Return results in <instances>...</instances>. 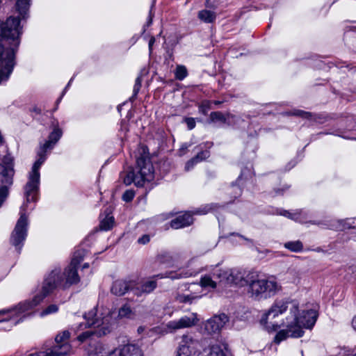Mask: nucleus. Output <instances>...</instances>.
<instances>
[{
  "mask_svg": "<svg viewBox=\"0 0 356 356\" xmlns=\"http://www.w3.org/2000/svg\"><path fill=\"white\" fill-rule=\"evenodd\" d=\"M141 78L140 76L137 77L135 81V85L134 86V95H136L140 90V88L141 87Z\"/></svg>",
  "mask_w": 356,
  "mask_h": 356,
  "instance_id": "37998d69",
  "label": "nucleus"
},
{
  "mask_svg": "<svg viewBox=\"0 0 356 356\" xmlns=\"http://www.w3.org/2000/svg\"><path fill=\"white\" fill-rule=\"evenodd\" d=\"M232 188H233L234 191H235L238 193V195L241 194V189L238 186H233Z\"/></svg>",
  "mask_w": 356,
  "mask_h": 356,
  "instance_id": "864d4df0",
  "label": "nucleus"
},
{
  "mask_svg": "<svg viewBox=\"0 0 356 356\" xmlns=\"http://www.w3.org/2000/svg\"><path fill=\"white\" fill-rule=\"evenodd\" d=\"M13 172L10 168L6 169L3 175H0V206L6 198L8 188L13 184Z\"/></svg>",
  "mask_w": 356,
  "mask_h": 356,
  "instance_id": "2eb2a0df",
  "label": "nucleus"
},
{
  "mask_svg": "<svg viewBox=\"0 0 356 356\" xmlns=\"http://www.w3.org/2000/svg\"><path fill=\"white\" fill-rule=\"evenodd\" d=\"M185 122L189 130L193 129L195 127V121L193 118H186Z\"/></svg>",
  "mask_w": 356,
  "mask_h": 356,
  "instance_id": "c03bdc74",
  "label": "nucleus"
},
{
  "mask_svg": "<svg viewBox=\"0 0 356 356\" xmlns=\"http://www.w3.org/2000/svg\"><path fill=\"white\" fill-rule=\"evenodd\" d=\"M206 207H208V209L205 211H201L200 213H207L209 211H211L213 209V205H209V206H207Z\"/></svg>",
  "mask_w": 356,
  "mask_h": 356,
  "instance_id": "6e6d98bb",
  "label": "nucleus"
},
{
  "mask_svg": "<svg viewBox=\"0 0 356 356\" xmlns=\"http://www.w3.org/2000/svg\"><path fill=\"white\" fill-rule=\"evenodd\" d=\"M134 197V192L131 190H127L124 193V194L122 195V199L124 201L128 202H130L131 200H132Z\"/></svg>",
  "mask_w": 356,
  "mask_h": 356,
  "instance_id": "ea45409f",
  "label": "nucleus"
},
{
  "mask_svg": "<svg viewBox=\"0 0 356 356\" xmlns=\"http://www.w3.org/2000/svg\"><path fill=\"white\" fill-rule=\"evenodd\" d=\"M113 353L114 349L109 350L106 349L104 345L97 343L91 351L90 356H115V355Z\"/></svg>",
  "mask_w": 356,
  "mask_h": 356,
  "instance_id": "5701e85b",
  "label": "nucleus"
},
{
  "mask_svg": "<svg viewBox=\"0 0 356 356\" xmlns=\"http://www.w3.org/2000/svg\"><path fill=\"white\" fill-rule=\"evenodd\" d=\"M88 266H89L88 264H84L83 266V268H88Z\"/></svg>",
  "mask_w": 356,
  "mask_h": 356,
  "instance_id": "4d7b16f0",
  "label": "nucleus"
},
{
  "mask_svg": "<svg viewBox=\"0 0 356 356\" xmlns=\"http://www.w3.org/2000/svg\"><path fill=\"white\" fill-rule=\"evenodd\" d=\"M303 318L306 320L296 321L292 323H288L286 321H282V325L286 329L279 331L275 337L274 341L280 343L281 341L286 339L288 337L299 338L303 336L304 328L311 329L315 324L318 314L314 309L302 310Z\"/></svg>",
  "mask_w": 356,
  "mask_h": 356,
  "instance_id": "423d86ee",
  "label": "nucleus"
},
{
  "mask_svg": "<svg viewBox=\"0 0 356 356\" xmlns=\"http://www.w3.org/2000/svg\"><path fill=\"white\" fill-rule=\"evenodd\" d=\"M95 333L94 331L92 330H87L86 332H83L82 334H81L80 335H79V337H77L78 340L81 341V342H83L85 341L87 339H88L89 337H90L93 334Z\"/></svg>",
  "mask_w": 356,
  "mask_h": 356,
  "instance_id": "58836bf2",
  "label": "nucleus"
},
{
  "mask_svg": "<svg viewBox=\"0 0 356 356\" xmlns=\"http://www.w3.org/2000/svg\"><path fill=\"white\" fill-rule=\"evenodd\" d=\"M204 352L205 356H231L227 345L218 341L210 342Z\"/></svg>",
  "mask_w": 356,
  "mask_h": 356,
  "instance_id": "f3484780",
  "label": "nucleus"
},
{
  "mask_svg": "<svg viewBox=\"0 0 356 356\" xmlns=\"http://www.w3.org/2000/svg\"><path fill=\"white\" fill-rule=\"evenodd\" d=\"M154 42H155V38L154 37L151 38V39L149 41V49L150 51L152 50V46H153Z\"/></svg>",
  "mask_w": 356,
  "mask_h": 356,
  "instance_id": "603ef678",
  "label": "nucleus"
},
{
  "mask_svg": "<svg viewBox=\"0 0 356 356\" xmlns=\"http://www.w3.org/2000/svg\"><path fill=\"white\" fill-rule=\"evenodd\" d=\"M152 18H153V15L152 14V11L150 10L149 11V17H148V19H147V24H146L147 26H149L152 24Z\"/></svg>",
  "mask_w": 356,
  "mask_h": 356,
  "instance_id": "3c124183",
  "label": "nucleus"
},
{
  "mask_svg": "<svg viewBox=\"0 0 356 356\" xmlns=\"http://www.w3.org/2000/svg\"><path fill=\"white\" fill-rule=\"evenodd\" d=\"M157 283L154 280H149L141 284H136L134 281L133 293L136 296H142L152 292L156 287Z\"/></svg>",
  "mask_w": 356,
  "mask_h": 356,
  "instance_id": "6ab92c4d",
  "label": "nucleus"
},
{
  "mask_svg": "<svg viewBox=\"0 0 356 356\" xmlns=\"http://www.w3.org/2000/svg\"><path fill=\"white\" fill-rule=\"evenodd\" d=\"M295 115L302 116V118H307L309 115V113L302 111H298L295 113Z\"/></svg>",
  "mask_w": 356,
  "mask_h": 356,
  "instance_id": "8fccbe9b",
  "label": "nucleus"
},
{
  "mask_svg": "<svg viewBox=\"0 0 356 356\" xmlns=\"http://www.w3.org/2000/svg\"><path fill=\"white\" fill-rule=\"evenodd\" d=\"M188 75L187 70L184 65H178L175 70V78L178 80H183Z\"/></svg>",
  "mask_w": 356,
  "mask_h": 356,
  "instance_id": "c9c22d12",
  "label": "nucleus"
},
{
  "mask_svg": "<svg viewBox=\"0 0 356 356\" xmlns=\"http://www.w3.org/2000/svg\"><path fill=\"white\" fill-rule=\"evenodd\" d=\"M198 17L204 22L212 23L215 21L216 15L213 11L203 10L198 13Z\"/></svg>",
  "mask_w": 356,
  "mask_h": 356,
  "instance_id": "a878e982",
  "label": "nucleus"
},
{
  "mask_svg": "<svg viewBox=\"0 0 356 356\" xmlns=\"http://www.w3.org/2000/svg\"><path fill=\"white\" fill-rule=\"evenodd\" d=\"M197 155H200L198 162L202 161L209 156V152L208 150L202 151Z\"/></svg>",
  "mask_w": 356,
  "mask_h": 356,
  "instance_id": "de8ad7c7",
  "label": "nucleus"
},
{
  "mask_svg": "<svg viewBox=\"0 0 356 356\" xmlns=\"http://www.w3.org/2000/svg\"><path fill=\"white\" fill-rule=\"evenodd\" d=\"M58 311V306L56 304H51L47 306L40 312V316L43 317L47 315L55 314Z\"/></svg>",
  "mask_w": 356,
  "mask_h": 356,
  "instance_id": "e433bc0d",
  "label": "nucleus"
},
{
  "mask_svg": "<svg viewBox=\"0 0 356 356\" xmlns=\"http://www.w3.org/2000/svg\"><path fill=\"white\" fill-rule=\"evenodd\" d=\"M156 277H159L161 278H162L163 277L162 276H160L159 275H157Z\"/></svg>",
  "mask_w": 356,
  "mask_h": 356,
  "instance_id": "052dcab7",
  "label": "nucleus"
},
{
  "mask_svg": "<svg viewBox=\"0 0 356 356\" xmlns=\"http://www.w3.org/2000/svg\"><path fill=\"white\" fill-rule=\"evenodd\" d=\"M26 204L21 207L20 217L12 233L10 241L17 250L22 248V243L25 241L27 235L28 218L25 213Z\"/></svg>",
  "mask_w": 356,
  "mask_h": 356,
  "instance_id": "9d476101",
  "label": "nucleus"
},
{
  "mask_svg": "<svg viewBox=\"0 0 356 356\" xmlns=\"http://www.w3.org/2000/svg\"><path fill=\"white\" fill-rule=\"evenodd\" d=\"M134 281H126L122 280H116L111 287V292L115 296H122L129 290L133 292Z\"/></svg>",
  "mask_w": 356,
  "mask_h": 356,
  "instance_id": "a211bd4d",
  "label": "nucleus"
},
{
  "mask_svg": "<svg viewBox=\"0 0 356 356\" xmlns=\"http://www.w3.org/2000/svg\"><path fill=\"white\" fill-rule=\"evenodd\" d=\"M143 154L136 159V171L139 177L136 181V186L141 187L145 181H150L154 179V168L152 163L145 150L143 149Z\"/></svg>",
  "mask_w": 356,
  "mask_h": 356,
  "instance_id": "6e6552de",
  "label": "nucleus"
},
{
  "mask_svg": "<svg viewBox=\"0 0 356 356\" xmlns=\"http://www.w3.org/2000/svg\"><path fill=\"white\" fill-rule=\"evenodd\" d=\"M157 259L159 263L165 264L168 266H173L177 262L176 257L168 252H161L158 255Z\"/></svg>",
  "mask_w": 356,
  "mask_h": 356,
  "instance_id": "4be33fe9",
  "label": "nucleus"
},
{
  "mask_svg": "<svg viewBox=\"0 0 356 356\" xmlns=\"http://www.w3.org/2000/svg\"><path fill=\"white\" fill-rule=\"evenodd\" d=\"M216 280H218V278L213 277V273H212V275H205L200 279V286L204 288L215 289L217 286Z\"/></svg>",
  "mask_w": 356,
  "mask_h": 356,
  "instance_id": "b1692460",
  "label": "nucleus"
},
{
  "mask_svg": "<svg viewBox=\"0 0 356 356\" xmlns=\"http://www.w3.org/2000/svg\"><path fill=\"white\" fill-rule=\"evenodd\" d=\"M114 218L112 216H106L102 219L99 224V229L102 231H108L113 227Z\"/></svg>",
  "mask_w": 356,
  "mask_h": 356,
  "instance_id": "cd10ccee",
  "label": "nucleus"
},
{
  "mask_svg": "<svg viewBox=\"0 0 356 356\" xmlns=\"http://www.w3.org/2000/svg\"><path fill=\"white\" fill-rule=\"evenodd\" d=\"M197 322V314L192 313L189 316H184L177 320L169 321L164 325L161 332L163 334L173 333L180 329L191 327L195 325Z\"/></svg>",
  "mask_w": 356,
  "mask_h": 356,
  "instance_id": "f8f14e48",
  "label": "nucleus"
},
{
  "mask_svg": "<svg viewBox=\"0 0 356 356\" xmlns=\"http://www.w3.org/2000/svg\"><path fill=\"white\" fill-rule=\"evenodd\" d=\"M80 281V277L77 273V267L69 264L61 273L60 269L53 270L45 278L42 290L40 294L35 296L36 299H40V302L48 295H49L56 288L61 287L66 289L72 284H76Z\"/></svg>",
  "mask_w": 356,
  "mask_h": 356,
  "instance_id": "7ed1b4c3",
  "label": "nucleus"
},
{
  "mask_svg": "<svg viewBox=\"0 0 356 356\" xmlns=\"http://www.w3.org/2000/svg\"><path fill=\"white\" fill-rule=\"evenodd\" d=\"M139 179V177L136 173V170L129 171L126 176L123 178V182L126 185H130L131 183H134L136 186V181Z\"/></svg>",
  "mask_w": 356,
  "mask_h": 356,
  "instance_id": "2f4dec72",
  "label": "nucleus"
},
{
  "mask_svg": "<svg viewBox=\"0 0 356 356\" xmlns=\"http://www.w3.org/2000/svg\"><path fill=\"white\" fill-rule=\"evenodd\" d=\"M195 286H197V285H196V284H192V285L191 286V287H195Z\"/></svg>",
  "mask_w": 356,
  "mask_h": 356,
  "instance_id": "13d9d810",
  "label": "nucleus"
},
{
  "mask_svg": "<svg viewBox=\"0 0 356 356\" xmlns=\"http://www.w3.org/2000/svg\"><path fill=\"white\" fill-rule=\"evenodd\" d=\"M199 157H200V155H196V156H195L194 158H193L192 159L188 161L186 163V166H185L186 170H189L194 166L195 164L197 163Z\"/></svg>",
  "mask_w": 356,
  "mask_h": 356,
  "instance_id": "a19ab883",
  "label": "nucleus"
},
{
  "mask_svg": "<svg viewBox=\"0 0 356 356\" xmlns=\"http://www.w3.org/2000/svg\"><path fill=\"white\" fill-rule=\"evenodd\" d=\"M19 17H8L0 22V83L6 81L15 65V54L22 34Z\"/></svg>",
  "mask_w": 356,
  "mask_h": 356,
  "instance_id": "f257e3e1",
  "label": "nucleus"
},
{
  "mask_svg": "<svg viewBox=\"0 0 356 356\" xmlns=\"http://www.w3.org/2000/svg\"><path fill=\"white\" fill-rule=\"evenodd\" d=\"M62 134V130L58 127H55L49 134L48 140L40 147L38 153V159L33 164L29 176V181L24 186V194L27 202L36 200L40 185L39 169L46 159L47 150L54 147L61 138Z\"/></svg>",
  "mask_w": 356,
  "mask_h": 356,
  "instance_id": "f03ea898",
  "label": "nucleus"
},
{
  "mask_svg": "<svg viewBox=\"0 0 356 356\" xmlns=\"http://www.w3.org/2000/svg\"><path fill=\"white\" fill-rule=\"evenodd\" d=\"M3 165L0 164V175H3L5 173L6 169L11 168L13 172H14V170L13 168V158L10 155H6L3 159Z\"/></svg>",
  "mask_w": 356,
  "mask_h": 356,
  "instance_id": "7c9ffc66",
  "label": "nucleus"
},
{
  "mask_svg": "<svg viewBox=\"0 0 356 356\" xmlns=\"http://www.w3.org/2000/svg\"><path fill=\"white\" fill-rule=\"evenodd\" d=\"M352 325L354 330H356V315L354 316L353 321H352Z\"/></svg>",
  "mask_w": 356,
  "mask_h": 356,
  "instance_id": "5fc2aeb1",
  "label": "nucleus"
},
{
  "mask_svg": "<svg viewBox=\"0 0 356 356\" xmlns=\"http://www.w3.org/2000/svg\"><path fill=\"white\" fill-rule=\"evenodd\" d=\"M70 333L67 330H65L62 332L61 333L57 334V336L55 338L56 345L51 348L54 349L55 348H57L58 352L64 351L65 349L63 348H61L65 344H67L70 348V344L67 343V340L70 338ZM70 350H69V352Z\"/></svg>",
  "mask_w": 356,
  "mask_h": 356,
  "instance_id": "412c9836",
  "label": "nucleus"
},
{
  "mask_svg": "<svg viewBox=\"0 0 356 356\" xmlns=\"http://www.w3.org/2000/svg\"><path fill=\"white\" fill-rule=\"evenodd\" d=\"M40 299L35 297L31 300L21 302L15 307L0 310V330L9 331L32 314Z\"/></svg>",
  "mask_w": 356,
  "mask_h": 356,
  "instance_id": "20e7f679",
  "label": "nucleus"
},
{
  "mask_svg": "<svg viewBox=\"0 0 356 356\" xmlns=\"http://www.w3.org/2000/svg\"><path fill=\"white\" fill-rule=\"evenodd\" d=\"M202 343L191 335L184 334L179 343L178 356H200L201 355Z\"/></svg>",
  "mask_w": 356,
  "mask_h": 356,
  "instance_id": "9b49d317",
  "label": "nucleus"
},
{
  "mask_svg": "<svg viewBox=\"0 0 356 356\" xmlns=\"http://www.w3.org/2000/svg\"><path fill=\"white\" fill-rule=\"evenodd\" d=\"M244 282L248 286V292L250 297L257 300L269 298L281 289L275 280L261 277L256 272L248 273Z\"/></svg>",
  "mask_w": 356,
  "mask_h": 356,
  "instance_id": "39448f33",
  "label": "nucleus"
},
{
  "mask_svg": "<svg viewBox=\"0 0 356 356\" xmlns=\"http://www.w3.org/2000/svg\"><path fill=\"white\" fill-rule=\"evenodd\" d=\"M287 311H289V314L282 321H286L288 324L294 323L296 321L306 320L307 318H303L302 316L304 314H302V311L300 312L299 304L296 301L280 299L274 302L269 310L264 314L265 318L264 317L262 321L268 318H275L278 315L282 314Z\"/></svg>",
  "mask_w": 356,
  "mask_h": 356,
  "instance_id": "0eeeda50",
  "label": "nucleus"
},
{
  "mask_svg": "<svg viewBox=\"0 0 356 356\" xmlns=\"http://www.w3.org/2000/svg\"><path fill=\"white\" fill-rule=\"evenodd\" d=\"M115 356H143L142 349L136 344L126 343L114 349Z\"/></svg>",
  "mask_w": 356,
  "mask_h": 356,
  "instance_id": "dca6fc26",
  "label": "nucleus"
},
{
  "mask_svg": "<svg viewBox=\"0 0 356 356\" xmlns=\"http://www.w3.org/2000/svg\"><path fill=\"white\" fill-rule=\"evenodd\" d=\"M200 298V295L195 293L190 294H177L176 300L180 303H192L195 299Z\"/></svg>",
  "mask_w": 356,
  "mask_h": 356,
  "instance_id": "bb28decb",
  "label": "nucleus"
},
{
  "mask_svg": "<svg viewBox=\"0 0 356 356\" xmlns=\"http://www.w3.org/2000/svg\"><path fill=\"white\" fill-rule=\"evenodd\" d=\"M118 316L121 318H133L134 316V313L132 311L130 306L125 305H123L119 309Z\"/></svg>",
  "mask_w": 356,
  "mask_h": 356,
  "instance_id": "c85d7f7f",
  "label": "nucleus"
},
{
  "mask_svg": "<svg viewBox=\"0 0 356 356\" xmlns=\"http://www.w3.org/2000/svg\"><path fill=\"white\" fill-rule=\"evenodd\" d=\"M84 257V250H78L74 252L73 257L72 258L70 264L78 267L81 261L83 260Z\"/></svg>",
  "mask_w": 356,
  "mask_h": 356,
  "instance_id": "473e14b6",
  "label": "nucleus"
},
{
  "mask_svg": "<svg viewBox=\"0 0 356 356\" xmlns=\"http://www.w3.org/2000/svg\"><path fill=\"white\" fill-rule=\"evenodd\" d=\"M149 240H150L149 236L145 234V235H143V236L140 237L138 239V242L140 244L145 245V244L147 243L149 241Z\"/></svg>",
  "mask_w": 356,
  "mask_h": 356,
  "instance_id": "09e8293b",
  "label": "nucleus"
},
{
  "mask_svg": "<svg viewBox=\"0 0 356 356\" xmlns=\"http://www.w3.org/2000/svg\"><path fill=\"white\" fill-rule=\"evenodd\" d=\"M140 329H141V327L138 328L139 332H142V330H140Z\"/></svg>",
  "mask_w": 356,
  "mask_h": 356,
  "instance_id": "e2e57ef3",
  "label": "nucleus"
},
{
  "mask_svg": "<svg viewBox=\"0 0 356 356\" xmlns=\"http://www.w3.org/2000/svg\"><path fill=\"white\" fill-rule=\"evenodd\" d=\"M228 321L229 318L225 314L215 315L204 323V330L208 334L219 332Z\"/></svg>",
  "mask_w": 356,
  "mask_h": 356,
  "instance_id": "4468645a",
  "label": "nucleus"
},
{
  "mask_svg": "<svg viewBox=\"0 0 356 356\" xmlns=\"http://www.w3.org/2000/svg\"><path fill=\"white\" fill-rule=\"evenodd\" d=\"M140 329H141V327L138 328L139 332H142V330H140Z\"/></svg>",
  "mask_w": 356,
  "mask_h": 356,
  "instance_id": "680f3d73",
  "label": "nucleus"
},
{
  "mask_svg": "<svg viewBox=\"0 0 356 356\" xmlns=\"http://www.w3.org/2000/svg\"><path fill=\"white\" fill-rule=\"evenodd\" d=\"M284 247L288 250L295 252H300L303 249V245L302 242L300 241H289L285 243Z\"/></svg>",
  "mask_w": 356,
  "mask_h": 356,
  "instance_id": "c756f323",
  "label": "nucleus"
},
{
  "mask_svg": "<svg viewBox=\"0 0 356 356\" xmlns=\"http://www.w3.org/2000/svg\"><path fill=\"white\" fill-rule=\"evenodd\" d=\"M83 325L82 323L80 324V327H81Z\"/></svg>",
  "mask_w": 356,
  "mask_h": 356,
  "instance_id": "0e129e2a",
  "label": "nucleus"
},
{
  "mask_svg": "<svg viewBox=\"0 0 356 356\" xmlns=\"http://www.w3.org/2000/svg\"><path fill=\"white\" fill-rule=\"evenodd\" d=\"M281 215L287 217L288 218H291L293 220H297L298 219V213H291L290 212L287 211H284L282 213H281Z\"/></svg>",
  "mask_w": 356,
  "mask_h": 356,
  "instance_id": "a18cd8bd",
  "label": "nucleus"
},
{
  "mask_svg": "<svg viewBox=\"0 0 356 356\" xmlns=\"http://www.w3.org/2000/svg\"><path fill=\"white\" fill-rule=\"evenodd\" d=\"M187 276V273H170L165 275V277H170L172 280L175 279H180L182 277H186Z\"/></svg>",
  "mask_w": 356,
  "mask_h": 356,
  "instance_id": "79ce46f5",
  "label": "nucleus"
},
{
  "mask_svg": "<svg viewBox=\"0 0 356 356\" xmlns=\"http://www.w3.org/2000/svg\"><path fill=\"white\" fill-rule=\"evenodd\" d=\"M213 277H217L219 283L225 286L242 284V281H244L241 272L236 269H216L213 272Z\"/></svg>",
  "mask_w": 356,
  "mask_h": 356,
  "instance_id": "ddd939ff",
  "label": "nucleus"
},
{
  "mask_svg": "<svg viewBox=\"0 0 356 356\" xmlns=\"http://www.w3.org/2000/svg\"><path fill=\"white\" fill-rule=\"evenodd\" d=\"M214 103H215L216 104H220V102H216H216H214Z\"/></svg>",
  "mask_w": 356,
  "mask_h": 356,
  "instance_id": "bf43d9fd",
  "label": "nucleus"
},
{
  "mask_svg": "<svg viewBox=\"0 0 356 356\" xmlns=\"http://www.w3.org/2000/svg\"><path fill=\"white\" fill-rule=\"evenodd\" d=\"M210 120L213 122H219L225 123L227 121L225 115L220 111L211 112L210 114Z\"/></svg>",
  "mask_w": 356,
  "mask_h": 356,
  "instance_id": "72a5a7b5",
  "label": "nucleus"
},
{
  "mask_svg": "<svg viewBox=\"0 0 356 356\" xmlns=\"http://www.w3.org/2000/svg\"><path fill=\"white\" fill-rule=\"evenodd\" d=\"M193 222L192 215L188 213H184L173 219L170 222V225L174 229H180L191 225Z\"/></svg>",
  "mask_w": 356,
  "mask_h": 356,
  "instance_id": "aec40b11",
  "label": "nucleus"
},
{
  "mask_svg": "<svg viewBox=\"0 0 356 356\" xmlns=\"http://www.w3.org/2000/svg\"><path fill=\"white\" fill-rule=\"evenodd\" d=\"M287 275L292 282H296L297 281H299L300 278V272L298 269L292 268L289 269Z\"/></svg>",
  "mask_w": 356,
  "mask_h": 356,
  "instance_id": "f704fd0d",
  "label": "nucleus"
},
{
  "mask_svg": "<svg viewBox=\"0 0 356 356\" xmlns=\"http://www.w3.org/2000/svg\"><path fill=\"white\" fill-rule=\"evenodd\" d=\"M197 155H200L198 162L202 161L209 156V152L208 150L202 151Z\"/></svg>",
  "mask_w": 356,
  "mask_h": 356,
  "instance_id": "49530a36",
  "label": "nucleus"
},
{
  "mask_svg": "<svg viewBox=\"0 0 356 356\" xmlns=\"http://www.w3.org/2000/svg\"><path fill=\"white\" fill-rule=\"evenodd\" d=\"M30 0H17L15 4V8L22 19L26 17L29 8Z\"/></svg>",
  "mask_w": 356,
  "mask_h": 356,
  "instance_id": "393cba45",
  "label": "nucleus"
},
{
  "mask_svg": "<svg viewBox=\"0 0 356 356\" xmlns=\"http://www.w3.org/2000/svg\"><path fill=\"white\" fill-rule=\"evenodd\" d=\"M103 312L99 315H97L96 309L94 308L92 310L89 312L85 315V319L86 320V326H93L95 327H102L103 333L105 334L110 332L109 325L111 323L112 317L111 312L108 309H102Z\"/></svg>",
  "mask_w": 356,
  "mask_h": 356,
  "instance_id": "1a4fd4ad",
  "label": "nucleus"
},
{
  "mask_svg": "<svg viewBox=\"0 0 356 356\" xmlns=\"http://www.w3.org/2000/svg\"><path fill=\"white\" fill-rule=\"evenodd\" d=\"M210 108H211V102L207 100L203 101L199 107L200 111L202 113H203L204 115H206Z\"/></svg>",
  "mask_w": 356,
  "mask_h": 356,
  "instance_id": "4c0bfd02",
  "label": "nucleus"
}]
</instances>
